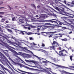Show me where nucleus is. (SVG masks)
Returning a JSON list of instances; mask_svg holds the SVG:
<instances>
[{"label": "nucleus", "instance_id": "obj_1", "mask_svg": "<svg viewBox=\"0 0 74 74\" xmlns=\"http://www.w3.org/2000/svg\"><path fill=\"white\" fill-rule=\"evenodd\" d=\"M5 47L8 49H9V50H10L11 51V52L13 53V55L14 56H15L16 57V58H18V59H20L21 61H22V62H23V60H22V59L21 58L19 57H18L16 55H18V53L16 52L13 49H11L10 48H12V49H15L14 48L8 45L7 44H6V45H5Z\"/></svg>", "mask_w": 74, "mask_h": 74}, {"label": "nucleus", "instance_id": "obj_2", "mask_svg": "<svg viewBox=\"0 0 74 74\" xmlns=\"http://www.w3.org/2000/svg\"><path fill=\"white\" fill-rule=\"evenodd\" d=\"M45 22H51L52 23H57V20L56 19H52L51 20H45Z\"/></svg>", "mask_w": 74, "mask_h": 74}, {"label": "nucleus", "instance_id": "obj_3", "mask_svg": "<svg viewBox=\"0 0 74 74\" xmlns=\"http://www.w3.org/2000/svg\"><path fill=\"white\" fill-rule=\"evenodd\" d=\"M22 67H23L26 68V69H28V70H31V71H36V70H37V69H36L30 68L24 65H22Z\"/></svg>", "mask_w": 74, "mask_h": 74}, {"label": "nucleus", "instance_id": "obj_4", "mask_svg": "<svg viewBox=\"0 0 74 74\" xmlns=\"http://www.w3.org/2000/svg\"><path fill=\"white\" fill-rule=\"evenodd\" d=\"M10 44H12V45H14V46H15V47H19L15 46L14 45H18V47H19V45H21V42H18V44L16 43V42H10Z\"/></svg>", "mask_w": 74, "mask_h": 74}, {"label": "nucleus", "instance_id": "obj_5", "mask_svg": "<svg viewBox=\"0 0 74 74\" xmlns=\"http://www.w3.org/2000/svg\"><path fill=\"white\" fill-rule=\"evenodd\" d=\"M58 1H60V2H62V3H65V4H66L68 6H70V7H74V5H71V4L69 3H66V0H64V1H62L61 0H58Z\"/></svg>", "mask_w": 74, "mask_h": 74}, {"label": "nucleus", "instance_id": "obj_6", "mask_svg": "<svg viewBox=\"0 0 74 74\" xmlns=\"http://www.w3.org/2000/svg\"><path fill=\"white\" fill-rule=\"evenodd\" d=\"M20 71H21V72H23V73H27L28 74H38V73H31V72H27L23 71H22L20 69H18Z\"/></svg>", "mask_w": 74, "mask_h": 74}, {"label": "nucleus", "instance_id": "obj_7", "mask_svg": "<svg viewBox=\"0 0 74 74\" xmlns=\"http://www.w3.org/2000/svg\"><path fill=\"white\" fill-rule=\"evenodd\" d=\"M31 53L32 54L33 56H34V57H35V58H37V59H38L39 60H41L43 59L42 58L38 57L37 56L34 54L33 53V52H31Z\"/></svg>", "mask_w": 74, "mask_h": 74}, {"label": "nucleus", "instance_id": "obj_8", "mask_svg": "<svg viewBox=\"0 0 74 74\" xmlns=\"http://www.w3.org/2000/svg\"><path fill=\"white\" fill-rule=\"evenodd\" d=\"M45 18V15L44 14H41L40 15V17L39 18H37V19L42 20Z\"/></svg>", "mask_w": 74, "mask_h": 74}, {"label": "nucleus", "instance_id": "obj_9", "mask_svg": "<svg viewBox=\"0 0 74 74\" xmlns=\"http://www.w3.org/2000/svg\"><path fill=\"white\" fill-rule=\"evenodd\" d=\"M44 59V60H45L46 61H42L43 63H48V62H49V63H51V64H54V65H55V64L51 63V62H50L45 60V59Z\"/></svg>", "mask_w": 74, "mask_h": 74}, {"label": "nucleus", "instance_id": "obj_10", "mask_svg": "<svg viewBox=\"0 0 74 74\" xmlns=\"http://www.w3.org/2000/svg\"><path fill=\"white\" fill-rule=\"evenodd\" d=\"M58 3H60V4H62V7H64L66 8H67V9H68L69 10L71 11H72V12H74V11H72L71 10H70V9H69V8L67 7H66V6L64 5H63V4H62V3H61L59 1H58Z\"/></svg>", "mask_w": 74, "mask_h": 74}, {"label": "nucleus", "instance_id": "obj_11", "mask_svg": "<svg viewBox=\"0 0 74 74\" xmlns=\"http://www.w3.org/2000/svg\"><path fill=\"white\" fill-rule=\"evenodd\" d=\"M64 13L65 14H64L63 13H61V14L62 15H65L66 16H68V15H67V14H68V15H73V16H74V15L72 14H70L69 13H67L66 12H64Z\"/></svg>", "mask_w": 74, "mask_h": 74}, {"label": "nucleus", "instance_id": "obj_12", "mask_svg": "<svg viewBox=\"0 0 74 74\" xmlns=\"http://www.w3.org/2000/svg\"><path fill=\"white\" fill-rule=\"evenodd\" d=\"M60 72L62 73H64L65 74H74V73H69V72H66L65 71H64V70H62V71H60Z\"/></svg>", "mask_w": 74, "mask_h": 74}, {"label": "nucleus", "instance_id": "obj_13", "mask_svg": "<svg viewBox=\"0 0 74 74\" xmlns=\"http://www.w3.org/2000/svg\"><path fill=\"white\" fill-rule=\"evenodd\" d=\"M56 66H58V67H60L61 68H65V69H69V67H66V66H62L61 65H56Z\"/></svg>", "mask_w": 74, "mask_h": 74}, {"label": "nucleus", "instance_id": "obj_14", "mask_svg": "<svg viewBox=\"0 0 74 74\" xmlns=\"http://www.w3.org/2000/svg\"><path fill=\"white\" fill-rule=\"evenodd\" d=\"M59 55H61L62 56H67V55L66 54H64L63 53L62 51H60L59 52Z\"/></svg>", "mask_w": 74, "mask_h": 74}, {"label": "nucleus", "instance_id": "obj_15", "mask_svg": "<svg viewBox=\"0 0 74 74\" xmlns=\"http://www.w3.org/2000/svg\"><path fill=\"white\" fill-rule=\"evenodd\" d=\"M55 47H58V46H50L49 47L50 48H51L52 49H53L54 51H55Z\"/></svg>", "mask_w": 74, "mask_h": 74}, {"label": "nucleus", "instance_id": "obj_16", "mask_svg": "<svg viewBox=\"0 0 74 74\" xmlns=\"http://www.w3.org/2000/svg\"><path fill=\"white\" fill-rule=\"evenodd\" d=\"M23 32L25 33V34H27V35H30V34H33V33L32 32H26L25 31H23Z\"/></svg>", "mask_w": 74, "mask_h": 74}, {"label": "nucleus", "instance_id": "obj_17", "mask_svg": "<svg viewBox=\"0 0 74 74\" xmlns=\"http://www.w3.org/2000/svg\"><path fill=\"white\" fill-rule=\"evenodd\" d=\"M5 60L6 61H7V62H8V63H9V64H10V66H11V67H14L11 64V63H10V61H8V59H7V58H5Z\"/></svg>", "mask_w": 74, "mask_h": 74}, {"label": "nucleus", "instance_id": "obj_18", "mask_svg": "<svg viewBox=\"0 0 74 74\" xmlns=\"http://www.w3.org/2000/svg\"><path fill=\"white\" fill-rule=\"evenodd\" d=\"M2 51H3V52L4 53L5 55L7 56V53L6 52H8V50H2Z\"/></svg>", "mask_w": 74, "mask_h": 74}, {"label": "nucleus", "instance_id": "obj_19", "mask_svg": "<svg viewBox=\"0 0 74 74\" xmlns=\"http://www.w3.org/2000/svg\"><path fill=\"white\" fill-rule=\"evenodd\" d=\"M23 48L24 49H25V50H26L27 52H31V53H32V51L29 50L28 49H27V48L26 47H24Z\"/></svg>", "mask_w": 74, "mask_h": 74}, {"label": "nucleus", "instance_id": "obj_20", "mask_svg": "<svg viewBox=\"0 0 74 74\" xmlns=\"http://www.w3.org/2000/svg\"><path fill=\"white\" fill-rule=\"evenodd\" d=\"M4 69H5V70H6L7 71H8V72H9V73H10V74H12V72H11V71H10V70H8V69L5 68H4Z\"/></svg>", "mask_w": 74, "mask_h": 74}, {"label": "nucleus", "instance_id": "obj_21", "mask_svg": "<svg viewBox=\"0 0 74 74\" xmlns=\"http://www.w3.org/2000/svg\"><path fill=\"white\" fill-rule=\"evenodd\" d=\"M58 45V42L55 41H53V42L52 43V45Z\"/></svg>", "mask_w": 74, "mask_h": 74}, {"label": "nucleus", "instance_id": "obj_22", "mask_svg": "<svg viewBox=\"0 0 74 74\" xmlns=\"http://www.w3.org/2000/svg\"><path fill=\"white\" fill-rule=\"evenodd\" d=\"M25 43L24 44L25 45H29V44H30V43L28 41H25Z\"/></svg>", "mask_w": 74, "mask_h": 74}, {"label": "nucleus", "instance_id": "obj_23", "mask_svg": "<svg viewBox=\"0 0 74 74\" xmlns=\"http://www.w3.org/2000/svg\"><path fill=\"white\" fill-rule=\"evenodd\" d=\"M46 69H48V70L51 73H52V71H51L52 70V69L51 68H47V67H46Z\"/></svg>", "mask_w": 74, "mask_h": 74}, {"label": "nucleus", "instance_id": "obj_24", "mask_svg": "<svg viewBox=\"0 0 74 74\" xmlns=\"http://www.w3.org/2000/svg\"><path fill=\"white\" fill-rule=\"evenodd\" d=\"M61 40L62 41H67V39L66 38L62 39Z\"/></svg>", "mask_w": 74, "mask_h": 74}, {"label": "nucleus", "instance_id": "obj_25", "mask_svg": "<svg viewBox=\"0 0 74 74\" xmlns=\"http://www.w3.org/2000/svg\"><path fill=\"white\" fill-rule=\"evenodd\" d=\"M56 33V32H49L48 33H49L50 34H55V33Z\"/></svg>", "mask_w": 74, "mask_h": 74}, {"label": "nucleus", "instance_id": "obj_26", "mask_svg": "<svg viewBox=\"0 0 74 74\" xmlns=\"http://www.w3.org/2000/svg\"><path fill=\"white\" fill-rule=\"evenodd\" d=\"M7 30L8 31V32H10V33H12V30L11 29H7Z\"/></svg>", "mask_w": 74, "mask_h": 74}, {"label": "nucleus", "instance_id": "obj_27", "mask_svg": "<svg viewBox=\"0 0 74 74\" xmlns=\"http://www.w3.org/2000/svg\"><path fill=\"white\" fill-rule=\"evenodd\" d=\"M31 6H32V7H33L34 8H35V9H36V6H35V5H34V4L32 3L31 4Z\"/></svg>", "mask_w": 74, "mask_h": 74}, {"label": "nucleus", "instance_id": "obj_28", "mask_svg": "<svg viewBox=\"0 0 74 74\" xmlns=\"http://www.w3.org/2000/svg\"><path fill=\"white\" fill-rule=\"evenodd\" d=\"M5 20V18H3L1 20V22H4V21Z\"/></svg>", "mask_w": 74, "mask_h": 74}, {"label": "nucleus", "instance_id": "obj_29", "mask_svg": "<svg viewBox=\"0 0 74 74\" xmlns=\"http://www.w3.org/2000/svg\"><path fill=\"white\" fill-rule=\"evenodd\" d=\"M29 38L30 40H34V38L32 37H29Z\"/></svg>", "mask_w": 74, "mask_h": 74}, {"label": "nucleus", "instance_id": "obj_30", "mask_svg": "<svg viewBox=\"0 0 74 74\" xmlns=\"http://www.w3.org/2000/svg\"><path fill=\"white\" fill-rule=\"evenodd\" d=\"M20 33H22V34H23V35H24V34H25H25L24 33H23V31H20Z\"/></svg>", "mask_w": 74, "mask_h": 74}, {"label": "nucleus", "instance_id": "obj_31", "mask_svg": "<svg viewBox=\"0 0 74 74\" xmlns=\"http://www.w3.org/2000/svg\"><path fill=\"white\" fill-rule=\"evenodd\" d=\"M19 22H21V23H23V20H22V19H20L19 20Z\"/></svg>", "mask_w": 74, "mask_h": 74}, {"label": "nucleus", "instance_id": "obj_32", "mask_svg": "<svg viewBox=\"0 0 74 74\" xmlns=\"http://www.w3.org/2000/svg\"><path fill=\"white\" fill-rule=\"evenodd\" d=\"M12 21H16V19L15 18V17H14L12 18Z\"/></svg>", "mask_w": 74, "mask_h": 74}, {"label": "nucleus", "instance_id": "obj_33", "mask_svg": "<svg viewBox=\"0 0 74 74\" xmlns=\"http://www.w3.org/2000/svg\"><path fill=\"white\" fill-rule=\"evenodd\" d=\"M46 25H52V24L50 23H46L45 24Z\"/></svg>", "mask_w": 74, "mask_h": 74}, {"label": "nucleus", "instance_id": "obj_34", "mask_svg": "<svg viewBox=\"0 0 74 74\" xmlns=\"http://www.w3.org/2000/svg\"><path fill=\"white\" fill-rule=\"evenodd\" d=\"M25 60L27 63H30V60Z\"/></svg>", "mask_w": 74, "mask_h": 74}, {"label": "nucleus", "instance_id": "obj_35", "mask_svg": "<svg viewBox=\"0 0 74 74\" xmlns=\"http://www.w3.org/2000/svg\"><path fill=\"white\" fill-rule=\"evenodd\" d=\"M62 52H66V53H67V51L65 50V49H63L62 50Z\"/></svg>", "mask_w": 74, "mask_h": 74}, {"label": "nucleus", "instance_id": "obj_36", "mask_svg": "<svg viewBox=\"0 0 74 74\" xmlns=\"http://www.w3.org/2000/svg\"><path fill=\"white\" fill-rule=\"evenodd\" d=\"M72 58H73V56H70V60H71V61H72Z\"/></svg>", "mask_w": 74, "mask_h": 74}, {"label": "nucleus", "instance_id": "obj_37", "mask_svg": "<svg viewBox=\"0 0 74 74\" xmlns=\"http://www.w3.org/2000/svg\"><path fill=\"white\" fill-rule=\"evenodd\" d=\"M30 62H32V63H36V62L34 60H31Z\"/></svg>", "mask_w": 74, "mask_h": 74}, {"label": "nucleus", "instance_id": "obj_38", "mask_svg": "<svg viewBox=\"0 0 74 74\" xmlns=\"http://www.w3.org/2000/svg\"><path fill=\"white\" fill-rule=\"evenodd\" d=\"M9 60H11V62H13L14 61L12 59H11V58L10 57L9 58Z\"/></svg>", "mask_w": 74, "mask_h": 74}, {"label": "nucleus", "instance_id": "obj_39", "mask_svg": "<svg viewBox=\"0 0 74 74\" xmlns=\"http://www.w3.org/2000/svg\"><path fill=\"white\" fill-rule=\"evenodd\" d=\"M58 37H59V36H57L54 37L53 38L54 39H56V38H58Z\"/></svg>", "mask_w": 74, "mask_h": 74}, {"label": "nucleus", "instance_id": "obj_40", "mask_svg": "<svg viewBox=\"0 0 74 74\" xmlns=\"http://www.w3.org/2000/svg\"><path fill=\"white\" fill-rule=\"evenodd\" d=\"M70 4H72V5H74V1H72L71 3H70Z\"/></svg>", "mask_w": 74, "mask_h": 74}, {"label": "nucleus", "instance_id": "obj_41", "mask_svg": "<svg viewBox=\"0 0 74 74\" xmlns=\"http://www.w3.org/2000/svg\"><path fill=\"white\" fill-rule=\"evenodd\" d=\"M31 44H32V45H36V44H35V43H34V42H33V43H32Z\"/></svg>", "mask_w": 74, "mask_h": 74}, {"label": "nucleus", "instance_id": "obj_42", "mask_svg": "<svg viewBox=\"0 0 74 74\" xmlns=\"http://www.w3.org/2000/svg\"><path fill=\"white\" fill-rule=\"evenodd\" d=\"M42 46L43 47H45V44H44L42 43Z\"/></svg>", "mask_w": 74, "mask_h": 74}, {"label": "nucleus", "instance_id": "obj_43", "mask_svg": "<svg viewBox=\"0 0 74 74\" xmlns=\"http://www.w3.org/2000/svg\"><path fill=\"white\" fill-rule=\"evenodd\" d=\"M58 48L60 50V51H62V49H61V47H58Z\"/></svg>", "mask_w": 74, "mask_h": 74}, {"label": "nucleus", "instance_id": "obj_44", "mask_svg": "<svg viewBox=\"0 0 74 74\" xmlns=\"http://www.w3.org/2000/svg\"><path fill=\"white\" fill-rule=\"evenodd\" d=\"M29 66H30V67H36V66H32L31 65H28Z\"/></svg>", "mask_w": 74, "mask_h": 74}, {"label": "nucleus", "instance_id": "obj_45", "mask_svg": "<svg viewBox=\"0 0 74 74\" xmlns=\"http://www.w3.org/2000/svg\"><path fill=\"white\" fill-rule=\"evenodd\" d=\"M56 10L59 11H60V10H59V8H56Z\"/></svg>", "mask_w": 74, "mask_h": 74}, {"label": "nucleus", "instance_id": "obj_46", "mask_svg": "<svg viewBox=\"0 0 74 74\" xmlns=\"http://www.w3.org/2000/svg\"><path fill=\"white\" fill-rule=\"evenodd\" d=\"M11 38H12V39H14V40H15V38L13 36Z\"/></svg>", "mask_w": 74, "mask_h": 74}, {"label": "nucleus", "instance_id": "obj_47", "mask_svg": "<svg viewBox=\"0 0 74 74\" xmlns=\"http://www.w3.org/2000/svg\"><path fill=\"white\" fill-rule=\"evenodd\" d=\"M12 62H13V63H14V64H17V63H16V62H15L14 61Z\"/></svg>", "mask_w": 74, "mask_h": 74}, {"label": "nucleus", "instance_id": "obj_48", "mask_svg": "<svg viewBox=\"0 0 74 74\" xmlns=\"http://www.w3.org/2000/svg\"><path fill=\"white\" fill-rule=\"evenodd\" d=\"M52 37V35H50L49 36V38H51V37Z\"/></svg>", "mask_w": 74, "mask_h": 74}, {"label": "nucleus", "instance_id": "obj_49", "mask_svg": "<svg viewBox=\"0 0 74 74\" xmlns=\"http://www.w3.org/2000/svg\"><path fill=\"white\" fill-rule=\"evenodd\" d=\"M69 49H71V51H72L73 50V49H72V47H69Z\"/></svg>", "mask_w": 74, "mask_h": 74}, {"label": "nucleus", "instance_id": "obj_50", "mask_svg": "<svg viewBox=\"0 0 74 74\" xmlns=\"http://www.w3.org/2000/svg\"><path fill=\"white\" fill-rule=\"evenodd\" d=\"M2 55L3 56L4 58H5V56L4 55V54H2Z\"/></svg>", "mask_w": 74, "mask_h": 74}, {"label": "nucleus", "instance_id": "obj_51", "mask_svg": "<svg viewBox=\"0 0 74 74\" xmlns=\"http://www.w3.org/2000/svg\"><path fill=\"white\" fill-rule=\"evenodd\" d=\"M3 2L2 1L0 2V5H1V4H3Z\"/></svg>", "mask_w": 74, "mask_h": 74}, {"label": "nucleus", "instance_id": "obj_52", "mask_svg": "<svg viewBox=\"0 0 74 74\" xmlns=\"http://www.w3.org/2000/svg\"><path fill=\"white\" fill-rule=\"evenodd\" d=\"M9 8H10V10H12V8H11L10 6H9Z\"/></svg>", "mask_w": 74, "mask_h": 74}, {"label": "nucleus", "instance_id": "obj_53", "mask_svg": "<svg viewBox=\"0 0 74 74\" xmlns=\"http://www.w3.org/2000/svg\"><path fill=\"white\" fill-rule=\"evenodd\" d=\"M4 12H0V14H4Z\"/></svg>", "mask_w": 74, "mask_h": 74}, {"label": "nucleus", "instance_id": "obj_54", "mask_svg": "<svg viewBox=\"0 0 74 74\" xmlns=\"http://www.w3.org/2000/svg\"><path fill=\"white\" fill-rule=\"evenodd\" d=\"M24 29H27L28 27H24Z\"/></svg>", "mask_w": 74, "mask_h": 74}, {"label": "nucleus", "instance_id": "obj_55", "mask_svg": "<svg viewBox=\"0 0 74 74\" xmlns=\"http://www.w3.org/2000/svg\"><path fill=\"white\" fill-rule=\"evenodd\" d=\"M27 29H28V30H30V29H31L30 27H28Z\"/></svg>", "mask_w": 74, "mask_h": 74}, {"label": "nucleus", "instance_id": "obj_56", "mask_svg": "<svg viewBox=\"0 0 74 74\" xmlns=\"http://www.w3.org/2000/svg\"><path fill=\"white\" fill-rule=\"evenodd\" d=\"M29 56V55L28 54H26V56Z\"/></svg>", "mask_w": 74, "mask_h": 74}, {"label": "nucleus", "instance_id": "obj_57", "mask_svg": "<svg viewBox=\"0 0 74 74\" xmlns=\"http://www.w3.org/2000/svg\"><path fill=\"white\" fill-rule=\"evenodd\" d=\"M8 23V21H6V23Z\"/></svg>", "mask_w": 74, "mask_h": 74}, {"label": "nucleus", "instance_id": "obj_58", "mask_svg": "<svg viewBox=\"0 0 74 74\" xmlns=\"http://www.w3.org/2000/svg\"><path fill=\"white\" fill-rule=\"evenodd\" d=\"M2 8H5L4 7H1L0 8V9H2Z\"/></svg>", "mask_w": 74, "mask_h": 74}, {"label": "nucleus", "instance_id": "obj_59", "mask_svg": "<svg viewBox=\"0 0 74 74\" xmlns=\"http://www.w3.org/2000/svg\"><path fill=\"white\" fill-rule=\"evenodd\" d=\"M52 74H57V73H54L53 72H52Z\"/></svg>", "mask_w": 74, "mask_h": 74}, {"label": "nucleus", "instance_id": "obj_60", "mask_svg": "<svg viewBox=\"0 0 74 74\" xmlns=\"http://www.w3.org/2000/svg\"><path fill=\"white\" fill-rule=\"evenodd\" d=\"M42 50V51H44V52H46V51H45V50Z\"/></svg>", "mask_w": 74, "mask_h": 74}, {"label": "nucleus", "instance_id": "obj_61", "mask_svg": "<svg viewBox=\"0 0 74 74\" xmlns=\"http://www.w3.org/2000/svg\"><path fill=\"white\" fill-rule=\"evenodd\" d=\"M71 33H72V32H71L69 33V34H71Z\"/></svg>", "mask_w": 74, "mask_h": 74}, {"label": "nucleus", "instance_id": "obj_62", "mask_svg": "<svg viewBox=\"0 0 74 74\" xmlns=\"http://www.w3.org/2000/svg\"><path fill=\"white\" fill-rule=\"evenodd\" d=\"M40 28H38L37 30H38V31H39V30H40Z\"/></svg>", "mask_w": 74, "mask_h": 74}, {"label": "nucleus", "instance_id": "obj_63", "mask_svg": "<svg viewBox=\"0 0 74 74\" xmlns=\"http://www.w3.org/2000/svg\"><path fill=\"white\" fill-rule=\"evenodd\" d=\"M36 18H37V17H38V15H36Z\"/></svg>", "mask_w": 74, "mask_h": 74}, {"label": "nucleus", "instance_id": "obj_64", "mask_svg": "<svg viewBox=\"0 0 74 74\" xmlns=\"http://www.w3.org/2000/svg\"><path fill=\"white\" fill-rule=\"evenodd\" d=\"M0 18H3V16L2 15H0Z\"/></svg>", "mask_w": 74, "mask_h": 74}]
</instances>
